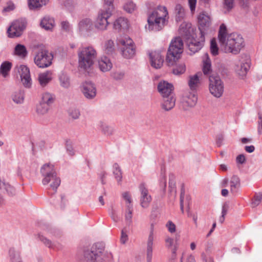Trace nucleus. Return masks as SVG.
I'll use <instances>...</instances> for the list:
<instances>
[{
  "label": "nucleus",
  "mask_w": 262,
  "mask_h": 262,
  "mask_svg": "<svg viewBox=\"0 0 262 262\" xmlns=\"http://www.w3.org/2000/svg\"><path fill=\"white\" fill-rule=\"evenodd\" d=\"M218 39L222 50L225 53L236 54L244 46L242 36L237 33H228L227 27L224 24L220 27Z\"/></svg>",
  "instance_id": "obj_1"
},
{
  "label": "nucleus",
  "mask_w": 262,
  "mask_h": 262,
  "mask_svg": "<svg viewBox=\"0 0 262 262\" xmlns=\"http://www.w3.org/2000/svg\"><path fill=\"white\" fill-rule=\"evenodd\" d=\"M83 256L86 262H112L113 254L105 251L102 243H97L84 251Z\"/></svg>",
  "instance_id": "obj_2"
},
{
  "label": "nucleus",
  "mask_w": 262,
  "mask_h": 262,
  "mask_svg": "<svg viewBox=\"0 0 262 262\" xmlns=\"http://www.w3.org/2000/svg\"><path fill=\"white\" fill-rule=\"evenodd\" d=\"M168 18L166 7L158 6L148 15L147 22L149 30L156 31L161 30L168 22Z\"/></svg>",
  "instance_id": "obj_3"
},
{
  "label": "nucleus",
  "mask_w": 262,
  "mask_h": 262,
  "mask_svg": "<svg viewBox=\"0 0 262 262\" xmlns=\"http://www.w3.org/2000/svg\"><path fill=\"white\" fill-rule=\"evenodd\" d=\"M40 174L42 177L43 185H49L55 193L60 184L61 180L57 176L54 165L50 163L43 164L40 168Z\"/></svg>",
  "instance_id": "obj_4"
},
{
  "label": "nucleus",
  "mask_w": 262,
  "mask_h": 262,
  "mask_svg": "<svg viewBox=\"0 0 262 262\" xmlns=\"http://www.w3.org/2000/svg\"><path fill=\"white\" fill-rule=\"evenodd\" d=\"M79 67L83 70L90 69L94 63L97 52L91 46L81 47L78 51Z\"/></svg>",
  "instance_id": "obj_5"
},
{
  "label": "nucleus",
  "mask_w": 262,
  "mask_h": 262,
  "mask_svg": "<svg viewBox=\"0 0 262 262\" xmlns=\"http://www.w3.org/2000/svg\"><path fill=\"white\" fill-rule=\"evenodd\" d=\"M183 52V41L180 37L173 39L169 45L166 61L169 66H172L180 57Z\"/></svg>",
  "instance_id": "obj_6"
},
{
  "label": "nucleus",
  "mask_w": 262,
  "mask_h": 262,
  "mask_svg": "<svg viewBox=\"0 0 262 262\" xmlns=\"http://www.w3.org/2000/svg\"><path fill=\"white\" fill-rule=\"evenodd\" d=\"M118 50L125 58L130 59L136 54V46L128 36L119 38L117 42Z\"/></svg>",
  "instance_id": "obj_7"
},
{
  "label": "nucleus",
  "mask_w": 262,
  "mask_h": 262,
  "mask_svg": "<svg viewBox=\"0 0 262 262\" xmlns=\"http://www.w3.org/2000/svg\"><path fill=\"white\" fill-rule=\"evenodd\" d=\"M209 90L214 97H221L224 92V83L217 75H212L209 77Z\"/></svg>",
  "instance_id": "obj_8"
},
{
  "label": "nucleus",
  "mask_w": 262,
  "mask_h": 262,
  "mask_svg": "<svg viewBox=\"0 0 262 262\" xmlns=\"http://www.w3.org/2000/svg\"><path fill=\"white\" fill-rule=\"evenodd\" d=\"M53 58L52 53L46 50H41L35 55L34 62L39 68H45L52 64Z\"/></svg>",
  "instance_id": "obj_9"
},
{
  "label": "nucleus",
  "mask_w": 262,
  "mask_h": 262,
  "mask_svg": "<svg viewBox=\"0 0 262 262\" xmlns=\"http://www.w3.org/2000/svg\"><path fill=\"white\" fill-rule=\"evenodd\" d=\"M27 21L25 18L14 21L7 29L8 37L14 38L20 36L26 27Z\"/></svg>",
  "instance_id": "obj_10"
},
{
  "label": "nucleus",
  "mask_w": 262,
  "mask_h": 262,
  "mask_svg": "<svg viewBox=\"0 0 262 262\" xmlns=\"http://www.w3.org/2000/svg\"><path fill=\"white\" fill-rule=\"evenodd\" d=\"M139 189L140 192V203L141 206L143 208H147L151 202L152 198L148 192L146 184L141 183L139 185Z\"/></svg>",
  "instance_id": "obj_11"
},
{
  "label": "nucleus",
  "mask_w": 262,
  "mask_h": 262,
  "mask_svg": "<svg viewBox=\"0 0 262 262\" xmlns=\"http://www.w3.org/2000/svg\"><path fill=\"white\" fill-rule=\"evenodd\" d=\"M205 42L204 33L203 30H201V36L199 40L194 38H188L187 43L189 50L192 53H195L200 50L204 45Z\"/></svg>",
  "instance_id": "obj_12"
},
{
  "label": "nucleus",
  "mask_w": 262,
  "mask_h": 262,
  "mask_svg": "<svg viewBox=\"0 0 262 262\" xmlns=\"http://www.w3.org/2000/svg\"><path fill=\"white\" fill-rule=\"evenodd\" d=\"M81 91L85 98L89 100L95 98L97 94V90L95 84L90 81H85L82 84Z\"/></svg>",
  "instance_id": "obj_13"
},
{
  "label": "nucleus",
  "mask_w": 262,
  "mask_h": 262,
  "mask_svg": "<svg viewBox=\"0 0 262 262\" xmlns=\"http://www.w3.org/2000/svg\"><path fill=\"white\" fill-rule=\"evenodd\" d=\"M16 68L19 73L23 85L27 88H30L32 85V80L29 69L25 65H20L17 66Z\"/></svg>",
  "instance_id": "obj_14"
},
{
  "label": "nucleus",
  "mask_w": 262,
  "mask_h": 262,
  "mask_svg": "<svg viewBox=\"0 0 262 262\" xmlns=\"http://www.w3.org/2000/svg\"><path fill=\"white\" fill-rule=\"evenodd\" d=\"M112 15L108 12H105L104 10H101L98 15L95 22V27L99 30H105L109 23L108 18Z\"/></svg>",
  "instance_id": "obj_15"
},
{
  "label": "nucleus",
  "mask_w": 262,
  "mask_h": 262,
  "mask_svg": "<svg viewBox=\"0 0 262 262\" xmlns=\"http://www.w3.org/2000/svg\"><path fill=\"white\" fill-rule=\"evenodd\" d=\"M198 97L195 93H189L183 96L181 104L183 109L187 110L195 105Z\"/></svg>",
  "instance_id": "obj_16"
},
{
  "label": "nucleus",
  "mask_w": 262,
  "mask_h": 262,
  "mask_svg": "<svg viewBox=\"0 0 262 262\" xmlns=\"http://www.w3.org/2000/svg\"><path fill=\"white\" fill-rule=\"evenodd\" d=\"M151 66L155 69H160L162 67L164 62V56L161 54L159 51L151 52L149 54Z\"/></svg>",
  "instance_id": "obj_17"
},
{
  "label": "nucleus",
  "mask_w": 262,
  "mask_h": 262,
  "mask_svg": "<svg viewBox=\"0 0 262 262\" xmlns=\"http://www.w3.org/2000/svg\"><path fill=\"white\" fill-rule=\"evenodd\" d=\"M159 92L163 97L172 95L173 86L172 84L165 81H161L158 85Z\"/></svg>",
  "instance_id": "obj_18"
},
{
  "label": "nucleus",
  "mask_w": 262,
  "mask_h": 262,
  "mask_svg": "<svg viewBox=\"0 0 262 262\" xmlns=\"http://www.w3.org/2000/svg\"><path fill=\"white\" fill-rule=\"evenodd\" d=\"M202 74L200 72L194 75H190L188 77V84L192 91L196 90L201 84V76Z\"/></svg>",
  "instance_id": "obj_19"
},
{
  "label": "nucleus",
  "mask_w": 262,
  "mask_h": 262,
  "mask_svg": "<svg viewBox=\"0 0 262 262\" xmlns=\"http://www.w3.org/2000/svg\"><path fill=\"white\" fill-rule=\"evenodd\" d=\"M249 66L247 63L239 61L235 62L234 70L236 73L241 78L245 77L248 71Z\"/></svg>",
  "instance_id": "obj_20"
},
{
  "label": "nucleus",
  "mask_w": 262,
  "mask_h": 262,
  "mask_svg": "<svg viewBox=\"0 0 262 262\" xmlns=\"http://www.w3.org/2000/svg\"><path fill=\"white\" fill-rule=\"evenodd\" d=\"M154 239V234L150 232L147 242L146 258L147 262H151Z\"/></svg>",
  "instance_id": "obj_21"
},
{
  "label": "nucleus",
  "mask_w": 262,
  "mask_h": 262,
  "mask_svg": "<svg viewBox=\"0 0 262 262\" xmlns=\"http://www.w3.org/2000/svg\"><path fill=\"white\" fill-rule=\"evenodd\" d=\"M164 100L161 104L162 108L166 111L171 110L175 105L176 99L173 95L163 97Z\"/></svg>",
  "instance_id": "obj_22"
},
{
  "label": "nucleus",
  "mask_w": 262,
  "mask_h": 262,
  "mask_svg": "<svg viewBox=\"0 0 262 262\" xmlns=\"http://www.w3.org/2000/svg\"><path fill=\"white\" fill-rule=\"evenodd\" d=\"M52 79V73L51 71H47L39 74L38 77L40 85L44 87L46 86Z\"/></svg>",
  "instance_id": "obj_23"
},
{
  "label": "nucleus",
  "mask_w": 262,
  "mask_h": 262,
  "mask_svg": "<svg viewBox=\"0 0 262 262\" xmlns=\"http://www.w3.org/2000/svg\"><path fill=\"white\" fill-rule=\"evenodd\" d=\"M41 28L46 30H52L55 26V21L53 17L49 16H45L40 21Z\"/></svg>",
  "instance_id": "obj_24"
},
{
  "label": "nucleus",
  "mask_w": 262,
  "mask_h": 262,
  "mask_svg": "<svg viewBox=\"0 0 262 262\" xmlns=\"http://www.w3.org/2000/svg\"><path fill=\"white\" fill-rule=\"evenodd\" d=\"M192 31L193 29L191 28V24L184 22L180 25L179 33L186 38H189V36Z\"/></svg>",
  "instance_id": "obj_25"
},
{
  "label": "nucleus",
  "mask_w": 262,
  "mask_h": 262,
  "mask_svg": "<svg viewBox=\"0 0 262 262\" xmlns=\"http://www.w3.org/2000/svg\"><path fill=\"white\" fill-rule=\"evenodd\" d=\"M92 26V22L89 18H84L80 20L78 24L80 32L84 33L90 30Z\"/></svg>",
  "instance_id": "obj_26"
},
{
  "label": "nucleus",
  "mask_w": 262,
  "mask_h": 262,
  "mask_svg": "<svg viewBox=\"0 0 262 262\" xmlns=\"http://www.w3.org/2000/svg\"><path fill=\"white\" fill-rule=\"evenodd\" d=\"M98 64L100 70L103 72L109 71L112 67L110 59L106 56L101 58L98 62Z\"/></svg>",
  "instance_id": "obj_27"
},
{
  "label": "nucleus",
  "mask_w": 262,
  "mask_h": 262,
  "mask_svg": "<svg viewBox=\"0 0 262 262\" xmlns=\"http://www.w3.org/2000/svg\"><path fill=\"white\" fill-rule=\"evenodd\" d=\"M12 99L16 104H22L24 102L25 92L23 90H17L12 95Z\"/></svg>",
  "instance_id": "obj_28"
},
{
  "label": "nucleus",
  "mask_w": 262,
  "mask_h": 262,
  "mask_svg": "<svg viewBox=\"0 0 262 262\" xmlns=\"http://www.w3.org/2000/svg\"><path fill=\"white\" fill-rule=\"evenodd\" d=\"M198 21L200 26V30H202L201 28L208 27L210 23V17L204 13H200L198 16Z\"/></svg>",
  "instance_id": "obj_29"
},
{
  "label": "nucleus",
  "mask_w": 262,
  "mask_h": 262,
  "mask_svg": "<svg viewBox=\"0 0 262 262\" xmlns=\"http://www.w3.org/2000/svg\"><path fill=\"white\" fill-rule=\"evenodd\" d=\"M9 256L10 262H23L20 257V252L15 250L14 248H10Z\"/></svg>",
  "instance_id": "obj_30"
},
{
  "label": "nucleus",
  "mask_w": 262,
  "mask_h": 262,
  "mask_svg": "<svg viewBox=\"0 0 262 262\" xmlns=\"http://www.w3.org/2000/svg\"><path fill=\"white\" fill-rule=\"evenodd\" d=\"M49 0H28V6L30 9L33 10L46 5Z\"/></svg>",
  "instance_id": "obj_31"
},
{
  "label": "nucleus",
  "mask_w": 262,
  "mask_h": 262,
  "mask_svg": "<svg viewBox=\"0 0 262 262\" xmlns=\"http://www.w3.org/2000/svg\"><path fill=\"white\" fill-rule=\"evenodd\" d=\"M240 186V180L238 177L233 176L230 181V191L232 193H236Z\"/></svg>",
  "instance_id": "obj_32"
},
{
  "label": "nucleus",
  "mask_w": 262,
  "mask_h": 262,
  "mask_svg": "<svg viewBox=\"0 0 262 262\" xmlns=\"http://www.w3.org/2000/svg\"><path fill=\"white\" fill-rule=\"evenodd\" d=\"M12 68V63L10 61H5L2 62L0 67V74L4 77H6Z\"/></svg>",
  "instance_id": "obj_33"
},
{
  "label": "nucleus",
  "mask_w": 262,
  "mask_h": 262,
  "mask_svg": "<svg viewBox=\"0 0 262 262\" xmlns=\"http://www.w3.org/2000/svg\"><path fill=\"white\" fill-rule=\"evenodd\" d=\"M104 52L108 56H113L115 53V46L112 40H108L105 42L104 46Z\"/></svg>",
  "instance_id": "obj_34"
},
{
  "label": "nucleus",
  "mask_w": 262,
  "mask_h": 262,
  "mask_svg": "<svg viewBox=\"0 0 262 262\" xmlns=\"http://www.w3.org/2000/svg\"><path fill=\"white\" fill-rule=\"evenodd\" d=\"M133 213V205L126 206L124 212V218L126 224L130 225L132 223V217Z\"/></svg>",
  "instance_id": "obj_35"
},
{
  "label": "nucleus",
  "mask_w": 262,
  "mask_h": 262,
  "mask_svg": "<svg viewBox=\"0 0 262 262\" xmlns=\"http://www.w3.org/2000/svg\"><path fill=\"white\" fill-rule=\"evenodd\" d=\"M60 85L65 89H68L70 85L69 77L65 73H61L59 77Z\"/></svg>",
  "instance_id": "obj_36"
},
{
  "label": "nucleus",
  "mask_w": 262,
  "mask_h": 262,
  "mask_svg": "<svg viewBox=\"0 0 262 262\" xmlns=\"http://www.w3.org/2000/svg\"><path fill=\"white\" fill-rule=\"evenodd\" d=\"M116 26L120 30L126 31L129 28V23L127 19L124 17H120L117 20Z\"/></svg>",
  "instance_id": "obj_37"
},
{
  "label": "nucleus",
  "mask_w": 262,
  "mask_h": 262,
  "mask_svg": "<svg viewBox=\"0 0 262 262\" xmlns=\"http://www.w3.org/2000/svg\"><path fill=\"white\" fill-rule=\"evenodd\" d=\"M206 58L203 60V71L205 75H210L212 72L211 61L206 54Z\"/></svg>",
  "instance_id": "obj_38"
},
{
  "label": "nucleus",
  "mask_w": 262,
  "mask_h": 262,
  "mask_svg": "<svg viewBox=\"0 0 262 262\" xmlns=\"http://www.w3.org/2000/svg\"><path fill=\"white\" fill-rule=\"evenodd\" d=\"M14 53L16 55L21 57H25L27 55V51L25 46L20 44H18L16 46Z\"/></svg>",
  "instance_id": "obj_39"
},
{
  "label": "nucleus",
  "mask_w": 262,
  "mask_h": 262,
  "mask_svg": "<svg viewBox=\"0 0 262 262\" xmlns=\"http://www.w3.org/2000/svg\"><path fill=\"white\" fill-rule=\"evenodd\" d=\"M174 241L173 239L170 237H167L165 239V245L166 247L168 249H171L173 256L174 258L176 256V252L177 250V247L176 246H173Z\"/></svg>",
  "instance_id": "obj_40"
},
{
  "label": "nucleus",
  "mask_w": 262,
  "mask_h": 262,
  "mask_svg": "<svg viewBox=\"0 0 262 262\" xmlns=\"http://www.w3.org/2000/svg\"><path fill=\"white\" fill-rule=\"evenodd\" d=\"M174 180V175L173 173H170L169 175V188L170 192L172 193L174 196L176 194V186Z\"/></svg>",
  "instance_id": "obj_41"
},
{
  "label": "nucleus",
  "mask_w": 262,
  "mask_h": 262,
  "mask_svg": "<svg viewBox=\"0 0 262 262\" xmlns=\"http://www.w3.org/2000/svg\"><path fill=\"white\" fill-rule=\"evenodd\" d=\"M114 0H104L103 9L105 12L110 11V14H112L114 10Z\"/></svg>",
  "instance_id": "obj_42"
},
{
  "label": "nucleus",
  "mask_w": 262,
  "mask_h": 262,
  "mask_svg": "<svg viewBox=\"0 0 262 262\" xmlns=\"http://www.w3.org/2000/svg\"><path fill=\"white\" fill-rule=\"evenodd\" d=\"M53 100L54 97L52 95L49 93L46 92L42 94L40 102L45 103V104L49 105L53 103Z\"/></svg>",
  "instance_id": "obj_43"
},
{
  "label": "nucleus",
  "mask_w": 262,
  "mask_h": 262,
  "mask_svg": "<svg viewBox=\"0 0 262 262\" xmlns=\"http://www.w3.org/2000/svg\"><path fill=\"white\" fill-rule=\"evenodd\" d=\"M49 110V105L45 104V103L40 102L37 105L36 112L40 115H44L47 113Z\"/></svg>",
  "instance_id": "obj_44"
},
{
  "label": "nucleus",
  "mask_w": 262,
  "mask_h": 262,
  "mask_svg": "<svg viewBox=\"0 0 262 262\" xmlns=\"http://www.w3.org/2000/svg\"><path fill=\"white\" fill-rule=\"evenodd\" d=\"M186 71V66L185 63H181L177 65L173 69V73L175 75H181L185 73Z\"/></svg>",
  "instance_id": "obj_45"
},
{
  "label": "nucleus",
  "mask_w": 262,
  "mask_h": 262,
  "mask_svg": "<svg viewBox=\"0 0 262 262\" xmlns=\"http://www.w3.org/2000/svg\"><path fill=\"white\" fill-rule=\"evenodd\" d=\"M223 5L225 13L229 12L234 7V0H223Z\"/></svg>",
  "instance_id": "obj_46"
},
{
  "label": "nucleus",
  "mask_w": 262,
  "mask_h": 262,
  "mask_svg": "<svg viewBox=\"0 0 262 262\" xmlns=\"http://www.w3.org/2000/svg\"><path fill=\"white\" fill-rule=\"evenodd\" d=\"M262 200V194L260 193L255 194L251 201L252 207H256L257 206Z\"/></svg>",
  "instance_id": "obj_47"
},
{
  "label": "nucleus",
  "mask_w": 262,
  "mask_h": 262,
  "mask_svg": "<svg viewBox=\"0 0 262 262\" xmlns=\"http://www.w3.org/2000/svg\"><path fill=\"white\" fill-rule=\"evenodd\" d=\"M122 197L125 201L126 206H129L133 205V200L130 193L128 191L124 192L122 193Z\"/></svg>",
  "instance_id": "obj_48"
},
{
  "label": "nucleus",
  "mask_w": 262,
  "mask_h": 262,
  "mask_svg": "<svg viewBox=\"0 0 262 262\" xmlns=\"http://www.w3.org/2000/svg\"><path fill=\"white\" fill-rule=\"evenodd\" d=\"M128 230L126 228H123L121 231L120 243L122 244H125L128 239Z\"/></svg>",
  "instance_id": "obj_49"
},
{
  "label": "nucleus",
  "mask_w": 262,
  "mask_h": 262,
  "mask_svg": "<svg viewBox=\"0 0 262 262\" xmlns=\"http://www.w3.org/2000/svg\"><path fill=\"white\" fill-rule=\"evenodd\" d=\"M210 51L213 55H216L218 54L219 48L215 38H212L211 40Z\"/></svg>",
  "instance_id": "obj_50"
},
{
  "label": "nucleus",
  "mask_w": 262,
  "mask_h": 262,
  "mask_svg": "<svg viewBox=\"0 0 262 262\" xmlns=\"http://www.w3.org/2000/svg\"><path fill=\"white\" fill-rule=\"evenodd\" d=\"M136 9V4L132 2H128L124 6V9L128 13H132Z\"/></svg>",
  "instance_id": "obj_51"
},
{
  "label": "nucleus",
  "mask_w": 262,
  "mask_h": 262,
  "mask_svg": "<svg viewBox=\"0 0 262 262\" xmlns=\"http://www.w3.org/2000/svg\"><path fill=\"white\" fill-rule=\"evenodd\" d=\"M39 239L47 247L50 248H54V244L51 241L44 237L43 235L38 234Z\"/></svg>",
  "instance_id": "obj_52"
},
{
  "label": "nucleus",
  "mask_w": 262,
  "mask_h": 262,
  "mask_svg": "<svg viewBox=\"0 0 262 262\" xmlns=\"http://www.w3.org/2000/svg\"><path fill=\"white\" fill-rule=\"evenodd\" d=\"M61 27L62 29L67 32H70L72 30V25L67 20L61 21Z\"/></svg>",
  "instance_id": "obj_53"
},
{
  "label": "nucleus",
  "mask_w": 262,
  "mask_h": 262,
  "mask_svg": "<svg viewBox=\"0 0 262 262\" xmlns=\"http://www.w3.org/2000/svg\"><path fill=\"white\" fill-rule=\"evenodd\" d=\"M66 148L68 154L70 156H73L75 154V151L73 148L72 143L70 141H67L66 144Z\"/></svg>",
  "instance_id": "obj_54"
},
{
  "label": "nucleus",
  "mask_w": 262,
  "mask_h": 262,
  "mask_svg": "<svg viewBox=\"0 0 262 262\" xmlns=\"http://www.w3.org/2000/svg\"><path fill=\"white\" fill-rule=\"evenodd\" d=\"M69 115L74 119H78L80 116V111L77 108L71 109L69 110Z\"/></svg>",
  "instance_id": "obj_55"
},
{
  "label": "nucleus",
  "mask_w": 262,
  "mask_h": 262,
  "mask_svg": "<svg viewBox=\"0 0 262 262\" xmlns=\"http://www.w3.org/2000/svg\"><path fill=\"white\" fill-rule=\"evenodd\" d=\"M175 11L179 15L180 17H183L184 13V10L181 5L178 4L176 6Z\"/></svg>",
  "instance_id": "obj_56"
},
{
  "label": "nucleus",
  "mask_w": 262,
  "mask_h": 262,
  "mask_svg": "<svg viewBox=\"0 0 262 262\" xmlns=\"http://www.w3.org/2000/svg\"><path fill=\"white\" fill-rule=\"evenodd\" d=\"M166 227L170 233H174L176 231V225L171 221H169L167 223Z\"/></svg>",
  "instance_id": "obj_57"
},
{
  "label": "nucleus",
  "mask_w": 262,
  "mask_h": 262,
  "mask_svg": "<svg viewBox=\"0 0 262 262\" xmlns=\"http://www.w3.org/2000/svg\"><path fill=\"white\" fill-rule=\"evenodd\" d=\"M122 176L120 168L119 167H116V180L118 183H120L122 181Z\"/></svg>",
  "instance_id": "obj_58"
},
{
  "label": "nucleus",
  "mask_w": 262,
  "mask_h": 262,
  "mask_svg": "<svg viewBox=\"0 0 262 262\" xmlns=\"http://www.w3.org/2000/svg\"><path fill=\"white\" fill-rule=\"evenodd\" d=\"M188 4L190 7V9L191 12L193 13L195 9L196 4V0H188Z\"/></svg>",
  "instance_id": "obj_59"
},
{
  "label": "nucleus",
  "mask_w": 262,
  "mask_h": 262,
  "mask_svg": "<svg viewBox=\"0 0 262 262\" xmlns=\"http://www.w3.org/2000/svg\"><path fill=\"white\" fill-rule=\"evenodd\" d=\"M185 191L183 188L181 189V192L180 195V207L181 210L183 212L184 211V205H183V201H184V196Z\"/></svg>",
  "instance_id": "obj_60"
},
{
  "label": "nucleus",
  "mask_w": 262,
  "mask_h": 262,
  "mask_svg": "<svg viewBox=\"0 0 262 262\" xmlns=\"http://www.w3.org/2000/svg\"><path fill=\"white\" fill-rule=\"evenodd\" d=\"M250 0H237L239 6L243 8H247L249 7Z\"/></svg>",
  "instance_id": "obj_61"
},
{
  "label": "nucleus",
  "mask_w": 262,
  "mask_h": 262,
  "mask_svg": "<svg viewBox=\"0 0 262 262\" xmlns=\"http://www.w3.org/2000/svg\"><path fill=\"white\" fill-rule=\"evenodd\" d=\"M102 130L105 134L110 135L112 134L111 128L106 124L102 125Z\"/></svg>",
  "instance_id": "obj_62"
},
{
  "label": "nucleus",
  "mask_w": 262,
  "mask_h": 262,
  "mask_svg": "<svg viewBox=\"0 0 262 262\" xmlns=\"http://www.w3.org/2000/svg\"><path fill=\"white\" fill-rule=\"evenodd\" d=\"M42 228L43 230H46L48 232L50 233H53V232H55V229H52L49 226V225H47V224L43 225V226L42 227Z\"/></svg>",
  "instance_id": "obj_63"
},
{
  "label": "nucleus",
  "mask_w": 262,
  "mask_h": 262,
  "mask_svg": "<svg viewBox=\"0 0 262 262\" xmlns=\"http://www.w3.org/2000/svg\"><path fill=\"white\" fill-rule=\"evenodd\" d=\"M262 132V117L259 116V121H258V132L259 135L261 134Z\"/></svg>",
  "instance_id": "obj_64"
}]
</instances>
